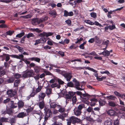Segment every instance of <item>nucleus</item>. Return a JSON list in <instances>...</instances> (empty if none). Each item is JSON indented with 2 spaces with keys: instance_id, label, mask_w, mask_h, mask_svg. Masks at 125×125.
<instances>
[{
  "instance_id": "obj_1",
  "label": "nucleus",
  "mask_w": 125,
  "mask_h": 125,
  "mask_svg": "<svg viewBox=\"0 0 125 125\" xmlns=\"http://www.w3.org/2000/svg\"><path fill=\"white\" fill-rule=\"evenodd\" d=\"M44 110L46 114L44 117V121L42 125H45L49 118L51 116H52V115L51 110L48 108L45 107Z\"/></svg>"
},
{
  "instance_id": "obj_2",
  "label": "nucleus",
  "mask_w": 125,
  "mask_h": 125,
  "mask_svg": "<svg viewBox=\"0 0 125 125\" xmlns=\"http://www.w3.org/2000/svg\"><path fill=\"white\" fill-rule=\"evenodd\" d=\"M35 75L34 71L32 70L26 71L22 75V77L24 78L33 77Z\"/></svg>"
},
{
  "instance_id": "obj_3",
  "label": "nucleus",
  "mask_w": 125,
  "mask_h": 125,
  "mask_svg": "<svg viewBox=\"0 0 125 125\" xmlns=\"http://www.w3.org/2000/svg\"><path fill=\"white\" fill-rule=\"evenodd\" d=\"M48 17L46 16L44 17L40 18V19L38 18H35L31 19L32 23H36V22L37 23H40L44 22L45 21L47 20Z\"/></svg>"
},
{
  "instance_id": "obj_4",
  "label": "nucleus",
  "mask_w": 125,
  "mask_h": 125,
  "mask_svg": "<svg viewBox=\"0 0 125 125\" xmlns=\"http://www.w3.org/2000/svg\"><path fill=\"white\" fill-rule=\"evenodd\" d=\"M90 97V95L87 93L83 94V95L81 96V100L83 102L86 104H88L89 102L88 100Z\"/></svg>"
},
{
  "instance_id": "obj_5",
  "label": "nucleus",
  "mask_w": 125,
  "mask_h": 125,
  "mask_svg": "<svg viewBox=\"0 0 125 125\" xmlns=\"http://www.w3.org/2000/svg\"><path fill=\"white\" fill-rule=\"evenodd\" d=\"M13 57L19 59H21L26 64H30V62L26 60H25L23 59L24 56L22 54H20L19 55H12Z\"/></svg>"
},
{
  "instance_id": "obj_6",
  "label": "nucleus",
  "mask_w": 125,
  "mask_h": 125,
  "mask_svg": "<svg viewBox=\"0 0 125 125\" xmlns=\"http://www.w3.org/2000/svg\"><path fill=\"white\" fill-rule=\"evenodd\" d=\"M17 93V91L16 90L13 91L12 89H10L7 91V94L10 97L14 96Z\"/></svg>"
},
{
  "instance_id": "obj_7",
  "label": "nucleus",
  "mask_w": 125,
  "mask_h": 125,
  "mask_svg": "<svg viewBox=\"0 0 125 125\" xmlns=\"http://www.w3.org/2000/svg\"><path fill=\"white\" fill-rule=\"evenodd\" d=\"M70 73H66L65 72L62 74V76L66 78L67 81L69 82L70 81L71 79L72 78L73 76L71 75Z\"/></svg>"
},
{
  "instance_id": "obj_8",
  "label": "nucleus",
  "mask_w": 125,
  "mask_h": 125,
  "mask_svg": "<svg viewBox=\"0 0 125 125\" xmlns=\"http://www.w3.org/2000/svg\"><path fill=\"white\" fill-rule=\"evenodd\" d=\"M72 123L74 124L76 123H78L81 122V120L78 118L74 116H72L70 118Z\"/></svg>"
},
{
  "instance_id": "obj_9",
  "label": "nucleus",
  "mask_w": 125,
  "mask_h": 125,
  "mask_svg": "<svg viewBox=\"0 0 125 125\" xmlns=\"http://www.w3.org/2000/svg\"><path fill=\"white\" fill-rule=\"evenodd\" d=\"M82 113V111L81 110H80L76 108V107L74 109V113L75 115L78 116L80 115Z\"/></svg>"
},
{
  "instance_id": "obj_10",
  "label": "nucleus",
  "mask_w": 125,
  "mask_h": 125,
  "mask_svg": "<svg viewBox=\"0 0 125 125\" xmlns=\"http://www.w3.org/2000/svg\"><path fill=\"white\" fill-rule=\"evenodd\" d=\"M27 114L24 112H21L20 113L17 115V117L18 118H23L26 116Z\"/></svg>"
},
{
  "instance_id": "obj_11",
  "label": "nucleus",
  "mask_w": 125,
  "mask_h": 125,
  "mask_svg": "<svg viewBox=\"0 0 125 125\" xmlns=\"http://www.w3.org/2000/svg\"><path fill=\"white\" fill-rule=\"evenodd\" d=\"M45 96V93L42 92L40 93L38 96L39 101L43 100V99Z\"/></svg>"
},
{
  "instance_id": "obj_12",
  "label": "nucleus",
  "mask_w": 125,
  "mask_h": 125,
  "mask_svg": "<svg viewBox=\"0 0 125 125\" xmlns=\"http://www.w3.org/2000/svg\"><path fill=\"white\" fill-rule=\"evenodd\" d=\"M73 15V13L72 11H70L68 12L67 10H65L64 11V16L65 17L68 16H72Z\"/></svg>"
},
{
  "instance_id": "obj_13",
  "label": "nucleus",
  "mask_w": 125,
  "mask_h": 125,
  "mask_svg": "<svg viewBox=\"0 0 125 125\" xmlns=\"http://www.w3.org/2000/svg\"><path fill=\"white\" fill-rule=\"evenodd\" d=\"M107 113L110 116H114L116 115V112L113 110L110 109L107 111Z\"/></svg>"
},
{
  "instance_id": "obj_14",
  "label": "nucleus",
  "mask_w": 125,
  "mask_h": 125,
  "mask_svg": "<svg viewBox=\"0 0 125 125\" xmlns=\"http://www.w3.org/2000/svg\"><path fill=\"white\" fill-rule=\"evenodd\" d=\"M57 108H59L58 110V112L61 113H62L64 112L65 111V109L63 107H62L60 105H58Z\"/></svg>"
},
{
  "instance_id": "obj_15",
  "label": "nucleus",
  "mask_w": 125,
  "mask_h": 125,
  "mask_svg": "<svg viewBox=\"0 0 125 125\" xmlns=\"http://www.w3.org/2000/svg\"><path fill=\"white\" fill-rule=\"evenodd\" d=\"M6 72L3 67H0V77L3 76L6 74Z\"/></svg>"
},
{
  "instance_id": "obj_16",
  "label": "nucleus",
  "mask_w": 125,
  "mask_h": 125,
  "mask_svg": "<svg viewBox=\"0 0 125 125\" xmlns=\"http://www.w3.org/2000/svg\"><path fill=\"white\" fill-rule=\"evenodd\" d=\"M104 125H111L112 122L110 119L108 118L104 121Z\"/></svg>"
},
{
  "instance_id": "obj_17",
  "label": "nucleus",
  "mask_w": 125,
  "mask_h": 125,
  "mask_svg": "<svg viewBox=\"0 0 125 125\" xmlns=\"http://www.w3.org/2000/svg\"><path fill=\"white\" fill-rule=\"evenodd\" d=\"M67 115V114L64 113L62 114L61 115H59L57 117H56L55 118H59L60 119L62 120H63L64 119V117H66Z\"/></svg>"
},
{
  "instance_id": "obj_18",
  "label": "nucleus",
  "mask_w": 125,
  "mask_h": 125,
  "mask_svg": "<svg viewBox=\"0 0 125 125\" xmlns=\"http://www.w3.org/2000/svg\"><path fill=\"white\" fill-rule=\"evenodd\" d=\"M34 73H39L41 70V68L40 67L38 66H35L34 67Z\"/></svg>"
},
{
  "instance_id": "obj_19",
  "label": "nucleus",
  "mask_w": 125,
  "mask_h": 125,
  "mask_svg": "<svg viewBox=\"0 0 125 125\" xmlns=\"http://www.w3.org/2000/svg\"><path fill=\"white\" fill-rule=\"evenodd\" d=\"M39 107L41 109H43L44 107L45 104L44 103L43 100L41 102H40L38 103Z\"/></svg>"
},
{
  "instance_id": "obj_20",
  "label": "nucleus",
  "mask_w": 125,
  "mask_h": 125,
  "mask_svg": "<svg viewBox=\"0 0 125 125\" xmlns=\"http://www.w3.org/2000/svg\"><path fill=\"white\" fill-rule=\"evenodd\" d=\"M14 80V78L12 77H10L6 80V81L8 83H13Z\"/></svg>"
},
{
  "instance_id": "obj_21",
  "label": "nucleus",
  "mask_w": 125,
  "mask_h": 125,
  "mask_svg": "<svg viewBox=\"0 0 125 125\" xmlns=\"http://www.w3.org/2000/svg\"><path fill=\"white\" fill-rule=\"evenodd\" d=\"M59 105V104H56L55 102H53L50 104V107L51 108H54L56 107L57 108L58 107L57 106Z\"/></svg>"
},
{
  "instance_id": "obj_22",
  "label": "nucleus",
  "mask_w": 125,
  "mask_h": 125,
  "mask_svg": "<svg viewBox=\"0 0 125 125\" xmlns=\"http://www.w3.org/2000/svg\"><path fill=\"white\" fill-rule=\"evenodd\" d=\"M115 28V26L114 25H112V26H107L105 27V30H108V29L110 30H112Z\"/></svg>"
},
{
  "instance_id": "obj_23",
  "label": "nucleus",
  "mask_w": 125,
  "mask_h": 125,
  "mask_svg": "<svg viewBox=\"0 0 125 125\" xmlns=\"http://www.w3.org/2000/svg\"><path fill=\"white\" fill-rule=\"evenodd\" d=\"M52 89L51 88H47L46 89L45 93L47 95H48L52 93Z\"/></svg>"
},
{
  "instance_id": "obj_24",
  "label": "nucleus",
  "mask_w": 125,
  "mask_h": 125,
  "mask_svg": "<svg viewBox=\"0 0 125 125\" xmlns=\"http://www.w3.org/2000/svg\"><path fill=\"white\" fill-rule=\"evenodd\" d=\"M102 54L104 56H108L110 55V52L107 50L104 51L103 52H102Z\"/></svg>"
},
{
  "instance_id": "obj_25",
  "label": "nucleus",
  "mask_w": 125,
  "mask_h": 125,
  "mask_svg": "<svg viewBox=\"0 0 125 125\" xmlns=\"http://www.w3.org/2000/svg\"><path fill=\"white\" fill-rule=\"evenodd\" d=\"M84 105L83 104H79L76 108L80 110H81L83 108H84Z\"/></svg>"
},
{
  "instance_id": "obj_26",
  "label": "nucleus",
  "mask_w": 125,
  "mask_h": 125,
  "mask_svg": "<svg viewBox=\"0 0 125 125\" xmlns=\"http://www.w3.org/2000/svg\"><path fill=\"white\" fill-rule=\"evenodd\" d=\"M73 81L74 83V85L75 86V87H76V86H80L79 82L78 81L75 79H74L73 80Z\"/></svg>"
},
{
  "instance_id": "obj_27",
  "label": "nucleus",
  "mask_w": 125,
  "mask_h": 125,
  "mask_svg": "<svg viewBox=\"0 0 125 125\" xmlns=\"http://www.w3.org/2000/svg\"><path fill=\"white\" fill-rule=\"evenodd\" d=\"M3 57H5V61H8L10 59L9 55L6 54H4L2 55Z\"/></svg>"
},
{
  "instance_id": "obj_28",
  "label": "nucleus",
  "mask_w": 125,
  "mask_h": 125,
  "mask_svg": "<svg viewBox=\"0 0 125 125\" xmlns=\"http://www.w3.org/2000/svg\"><path fill=\"white\" fill-rule=\"evenodd\" d=\"M49 13L50 15H52L57 16V14L55 10H51L49 11Z\"/></svg>"
},
{
  "instance_id": "obj_29",
  "label": "nucleus",
  "mask_w": 125,
  "mask_h": 125,
  "mask_svg": "<svg viewBox=\"0 0 125 125\" xmlns=\"http://www.w3.org/2000/svg\"><path fill=\"white\" fill-rule=\"evenodd\" d=\"M30 59L31 61H34L38 62H39L40 60V59L37 57H33Z\"/></svg>"
},
{
  "instance_id": "obj_30",
  "label": "nucleus",
  "mask_w": 125,
  "mask_h": 125,
  "mask_svg": "<svg viewBox=\"0 0 125 125\" xmlns=\"http://www.w3.org/2000/svg\"><path fill=\"white\" fill-rule=\"evenodd\" d=\"M16 47L18 50L19 52H22L24 51L23 48L20 47L19 46H16Z\"/></svg>"
},
{
  "instance_id": "obj_31",
  "label": "nucleus",
  "mask_w": 125,
  "mask_h": 125,
  "mask_svg": "<svg viewBox=\"0 0 125 125\" xmlns=\"http://www.w3.org/2000/svg\"><path fill=\"white\" fill-rule=\"evenodd\" d=\"M108 104L110 106L115 107L116 106V104L114 102L112 101H108Z\"/></svg>"
},
{
  "instance_id": "obj_32",
  "label": "nucleus",
  "mask_w": 125,
  "mask_h": 125,
  "mask_svg": "<svg viewBox=\"0 0 125 125\" xmlns=\"http://www.w3.org/2000/svg\"><path fill=\"white\" fill-rule=\"evenodd\" d=\"M108 99L111 100H115L116 98V97L114 95H111L107 97Z\"/></svg>"
},
{
  "instance_id": "obj_33",
  "label": "nucleus",
  "mask_w": 125,
  "mask_h": 125,
  "mask_svg": "<svg viewBox=\"0 0 125 125\" xmlns=\"http://www.w3.org/2000/svg\"><path fill=\"white\" fill-rule=\"evenodd\" d=\"M23 106L24 103L20 101L18 102V106L19 108H21Z\"/></svg>"
},
{
  "instance_id": "obj_34",
  "label": "nucleus",
  "mask_w": 125,
  "mask_h": 125,
  "mask_svg": "<svg viewBox=\"0 0 125 125\" xmlns=\"http://www.w3.org/2000/svg\"><path fill=\"white\" fill-rule=\"evenodd\" d=\"M31 30L33 31H36L38 33L42 31L41 30H39L38 28H31Z\"/></svg>"
},
{
  "instance_id": "obj_35",
  "label": "nucleus",
  "mask_w": 125,
  "mask_h": 125,
  "mask_svg": "<svg viewBox=\"0 0 125 125\" xmlns=\"http://www.w3.org/2000/svg\"><path fill=\"white\" fill-rule=\"evenodd\" d=\"M85 69H88L91 71H92L94 72L97 73V71L94 70L92 68H91L88 67H85Z\"/></svg>"
},
{
  "instance_id": "obj_36",
  "label": "nucleus",
  "mask_w": 125,
  "mask_h": 125,
  "mask_svg": "<svg viewBox=\"0 0 125 125\" xmlns=\"http://www.w3.org/2000/svg\"><path fill=\"white\" fill-rule=\"evenodd\" d=\"M32 17V15L30 14H28L25 16H21L20 17L21 18H31Z\"/></svg>"
},
{
  "instance_id": "obj_37",
  "label": "nucleus",
  "mask_w": 125,
  "mask_h": 125,
  "mask_svg": "<svg viewBox=\"0 0 125 125\" xmlns=\"http://www.w3.org/2000/svg\"><path fill=\"white\" fill-rule=\"evenodd\" d=\"M51 86L52 88L57 87V88H60L61 86L60 85H58L56 83H54L51 85Z\"/></svg>"
},
{
  "instance_id": "obj_38",
  "label": "nucleus",
  "mask_w": 125,
  "mask_h": 125,
  "mask_svg": "<svg viewBox=\"0 0 125 125\" xmlns=\"http://www.w3.org/2000/svg\"><path fill=\"white\" fill-rule=\"evenodd\" d=\"M100 105L101 106H103L104 105L105 103V102L103 100L100 99L99 101Z\"/></svg>"
},
{
  "instance_id": "obj_39",
  "label": "nucleus",
  "mask_w": 125,
  "mask_h": 125,
  "mask_svg": "<svg viewBox=\"0 0 125 125\" xmlns=\"http://www.w3.org/2000/svg\"><path fill=\"white\" fill-rule=\"evenodd\" d=\"M42 88V86L38 85V87L36 89L35 92L37 93L40 92Z\"/></svg>"
},
{
  "instance_id": "obj_40",
  "label": "nucleus",
  "mask_w": 125,
  "mask_h": 125,
  "mask_svg": "<svg viewBox=\"0 0 125 125\" xmlns=\"http://www.w3.org/2000/svg\"><path fill=\"white\" fill-rule=\"evenodd\" d=\"M20 82L19 80L17 79L15 81L14 83V86L16 87H17L18 85V84Z\"/></svg>"
},
{
  "instance_id": "obj_41",
  "label": "nucleus",
  "mask_w": 125,
  "mask_h": 125,
  "mask_svg": "<svg viewBox=\"0 0 125 125\" xmlns=\"http://www.w3.org/2000/svg\"><path fill=\"white\" fill-rule=\"evenodd\" d=\"M40 40L41 43H43L45 42L46 41V39L44 37H42L40 39Z\"/></svg>"
},
{
  "instance_id": "obj_42",
  "label": "nucleus",
  "mask_w": 125,
  "mask_h": 125,
  "mask_svg": "<svg viewBox=\"0 0 125 125\" xmlns=\"http://www.w3.org/2000/svg\"><path fill=\"white\" fill-rule=\"evenodd\" d=\"M26 36L28 38L31 37H33L34 36V35L32 33H29Z\"/></svg>"
},
{
  "instance_id": "obj_43",
  "label": "nucleus",
  "mask_w": 125,
  "mask_h": 125,
  "mask_svg": "<svg viewBox=\"0 0 125 125\" xmlns=\"http://www.w3.org/2000/svg\"><path fill=\"white\" fill-rule=\"evenodd\" d=\"M14 77L16 79L19 78L21 77V75L18 73H16L14 74Z\"/></svg>"
},
{
  "instance_id": "obj_44",
  "label": "nucleus",
  "mask_w": 125,
  "mask_h": 125,
  "mask_svg": "<svg viewBox=\"0 0 125 125\" xmlns=\"http://www.w3.org/2000/svg\"><path fill=\"white\" fill-rule=\"evenodd\" d=\"M72 101L73 105H74L75 104L77 101V98L76 96L73 97L72 99Z\"/></svg>"
},
{
  "instance_id": "obj_45",
  "label": "nucleus",
  "mask_w": 125,
  "mask_h": 125,
  "mask_svg": "<svg viewBox=\"0 0 125 125\" xmlns=\"http://www.w3.org/2000/svg\"><path fill=\"white\" fill-rule=\"evenodd\" d=\"M90 15L91 17L95 18L96 17L97 14L95 12H92L90 13Z\"/></svg>"
},
{
  "instance_id": "obj_46",
  "label": "nucleus",
  "mask_w": 125,
  "mask_h": 125,
  "mask_svg": "<svg viewBox=\"0 0 125 125\" xmlns=\"http://www.w3.org/2000/svg\"><path fill=\"white\" fill-rule=\"evenodd\" d=\"M44 73L46 75H49L53 76V74L49 71L45 70L44 71Z\"/></svg>"
},
{
  "instance_id": "obj_47",
  "label": "nucleus",
  "mask_w": 125,
  "mask_h": 125,
  "mask_svg": "<svg viewBox=\"0 0 125 125\" xmlns=\"http://www.w3.org/2000/svg\"><path fill=\"white\" fill-rule=\"evenodd\" d=\"M8 119L4 117H2L0 119V121L1 122H6Z\"/></svg>"
},
{
  "instance_id": "obj_48",
  "label": "nucleus",
  "mask_w": 125,
  "mask_h": 125,
  "mask_svg": "<svg viewBox=\"0 0 125 125\" xmlns=\"http://www.w3.org/2000/svg\"><path fill=\"white\" fill-rule=\"evenodd\" d=\"M25 33L24 32H21L20 33L17 34L16 36V37L20 38Z\"/></svg>"
},
{
  "instance_id": "obj_49",
  "label": "nucleus",
  "mask_w": 125,
  "mask_h": 125,
  "mask_svg": "<svg viewBox=\"0 0 125 125\" xmlns=\"http://www.w3.org/2000/svg\"><path fill=\"white\" fill-rule=\"evenodd\" d=\"M55 71L59 73L60 74H61L62 75V74L64 73L65 72L62 71L59 69H56Z\"/></svg>"
},
{
  "instance_id": "obj_50",
  "label": "nucleus",
  "mask_w": 125,
  "mask_h": 125,
  "mask_svg": "<svg viewBox=\"0 0 125 125\" xmlns=\"http://www.w3.org/2000/svg\"><path fill=\"white\" fill-rule=\"evenodd\" d=\"M12 0H0V2L6 3H9Z\"/></svg>"
},
{
  "instance_id": "obj_51",
  "label": "nucleus",
  "mask_w": 125,
  "mask_h": 125,
  "mask_svg": "<svg viewBox=\"0 0 125 125\" xmlns=\"http://www.w3.org/2000/svg\"><path fill=\"white\" fill-rule=\"evenodd\" d=\"M14 32V31H8L6 32V33L7 34V35H12V34Z\"/></svg>"
},
{
  "instance_id": "obj_52",
  "label": "nucleus",
  "mask_w": 125,
  "mask_h": 125,
  "mask_svg": "<svg viewBox=\"0 0 125 125\" xmlns=\"http://www.w3.org/2000/svg\"><path fill=\"white\" fill-rule=\"evenodd\" d=\"M11 104L10 106L11 108H15L17 107V106H15L14 104H13L14 102L13 101H11Z\"/></svg>"
},
{
  "instance_id": "obj_53",
  "label": "nucleus",
  "mask_w": 125,
  "mask_h": 125,
  "mask_svg": "<svg viewBox=\"0 0 125 125\" xmlns=\"http://www.w3.org/2000/svg\"><path fill=\"white\" fill-rule=\"evenodd\" d=\"M68 94H69L70 95L72 98L73 97V96L75 94V92H72L70 91L68 92Z\"/></svg>"
},
{
  "instance_id": "obj_54",
  "label": "nucleus",
  "mask_w": 125,
  "mask_h": 125,
  "mask_svg": "<svg viewBox=\"0 0 125 125\" xmlns=\"http://www.w3.org/2000/svg\"><path fill=\"white\" fill-rule=\"evenodd\" d=\"M52 125H62L61 123L55 121Z\"/></svg>"
},
{
  "instance_id": "obj_55",
  "label": "nucleus",
  "mask_w": 125,
  "mask_h": 125,
  "mask_svg": "<svg viewBox=\"0 0 125 125\" xmlns=\"http://www.w3.org/2000/svg\"><path fill=\"white\" fill-rule=\"evenodd\" d=\"M67 85L70 87H73V84L72 82H71L67 83Z\"/></svg>"
},
{
  "instance_id": "obj_56",
  "label": "nucleus",
  "mask_w": 125,
  "mask_h": 125,
  "mask_svg": "<svg viewBox=\"0 0 125 125\" xmlns=\"http://www.w3.org/2000/svg\"><path fill=\"white\" fill-rule=\"evenodd\" d=\"M75 94L76 93L77 95L80 96L81 98V96L83 94L81 92L78 91H77L76 92H75Z\"/></svg>"
},
{
  "instance_id": "obj_57",
  "label": "nucleus",
  "mask_w": 125,
  "mask_h": 125,
  "mask_svg": "<svg viewBox=\"0 0 125 125\" xmlns=\"http://www.w3.org/2000/svg\"><path fill=\"white\" fill-rule=\"evenodd\" d=\"M33 114H38V115H39V117L40 118V120L41 119V113L40 112H37V111H35V112L33 113Z\"/></svg>"
},
{
  "instance_id": "obj_58",
  "label": "nucleus",
  "mask_w": 125,
  "mask_h": 125,
  "mask_svg": "<svg viewBox=\"0 0 125 125\" xmlns=\"http://www.w3.org/2000/svg\"><path fill=\"white\" fill-rule=\"evenodd\" d=\"M12 113V110L10 109H8L6 111V113L9 114H11Z\"/></svg>"
},
{
  "instance_id": "obj_59",
  "label": "nucleus",
  "mask_w": 125,
  "mask_h": 125,
  "mask_svg": "<svg viewBox=\"0 0 125 125\" xmlns=\"http://www.w3.org/2000/svg\"><path fill=\"white\" fill-rule=\"evenodd\" d=\"M114 125H118L119 124V121L118 119L115 120L114 122Z\"/></svg>"
},
{
  "instance_id": "obj_60",
  "label": "nucleus",
  "mask_w": 125,
  "mask_h": 125,
  "mask_svg": "<svg viewBox=\"0 0 125 125\" xmlns=\"http://www.w3.org/2000/svg\"><path fill=\"white\" fill-rule=\"evenodd\" d=\"M57 81L59 84H62L64 83L63 81L59 79H58Z\"/></svg>"
},
{
  "instance_id": "obj_61",
  "label": "nucleus",
  "mask_w": 125,
  "mask_h": 125,
  "mask_svg": "<svg viewBox=\"0 0 125 125\" xmlns=\"http://www.w3.org/2000/svg\"><path fill=\"white\" fill-rule=\"evenodd\" d=\"M93 108L91 107H89L86 109V111L89 113L91 112L92 111L93 112Z\"/></svg>"
},
{
  "instance_id": "obj_62",
  "label": "nucleus",
  "mask_w": 125,
  "mask_h": 125,
  "mask_svg": "<svg viewBox=\"0 0 125 125\" xmlns=\"http://www.w3.org/2000/svg\"><path fill=\"white\" fill-rule=\"evenodd\" d=\"M53 34V33L51 32H49L48 33L45 32V36L46 37H48L51 36Z\"/></svg>"
},
{
  "instance_id": "obj_63",
  "label": "nucleus",
  "mask_w": 125,
  "mask_h": 125,
  "mask_svg": "<svg viewBox=\"0 0 125 125\" xmlns=\"http://www.w3.org/2000/svg\"><path fill=\"white\" fill-rule=\"evenodd\" d=\"M65 97L66 99H70L72 98L69 94H66L65 95Z\"/></svg>"
},
{
  "instance_id": "obj_64",
  "label": "nucleus",
  "mask_w": 125,
  "mask_h": 125,
  "mask_svg": "<svg viewBox=\"0 0 125 125\" xmlns=\"http://www.w3.org/2000/svg\"><path fill=\"white\" fill-rule=\"evenodd\" d=\"M109 43V41L108 40H107L104 42H103L102 44H103L106 45V46H108Z\"/></svg>"
}]
</instances>
